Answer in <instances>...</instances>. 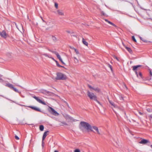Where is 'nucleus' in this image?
Masks as SVG:
<instances>
[{"label":"nucleus","mask_w":152,"mask_h":152,"mask_svg":"<svg viewBox=\"0 0 152 152\" xmlns=\"http://www.w3.org/2000/svg\"><path fill=\"white\" fill-rule=\"evenodd\" d=\"M2 76L1 75H0V80H2V79L1 78V77Z\"/></svg>","instance_id":"45"},{"label":"nucleus","mask_w":152,"mask_h":152,"mask_svg":"<svg viewBox=\"0 0 152 152\" xmlns=\"http://www.w3.org/2000/svg\"><path fill=\"white\" fill-rule=\"evenodd\" d=\"M56 37L55 36L52 35L51 37Z\"/></svg>","instance_id":"41"},{"label":"nucleus","mask_w":152,"mask_h":152,"mask_svg":"<svg viewBox=\"0 0 152 152\" xmlns=\"http://www.w3.org/2000/svg\"><path fill=\"white\" fill-rule=\"evenodd\" d=\"M113 111H114V112H115H115V111L114 110H113Z\"/></svg>","instance_id":"57"},{"label":"nucleus","mask_w":152,"mask_h":152,"mask_svg":"<svg viewBox=\"0 0 152 152\" xmlns=\"http://www.w3.org/2000/svg\"><path fill=\"white\" fill-rule=\"evenodd\" d=\"M0 35L2 37L7 38L10 37L8 34L5 30H3L0 32Z\"/></svg>","instance_id":"8"},{"label":"nucleus","mask_w":152,"mask_h":152,"mask_svg":"<svg viewBox=\"0 0 152 152\" xmlns=\"http://www.w3.org/2000/svg\"><path fill=\"white\" fill-rule=\"evenodd\" d=\"M101 14L102 15H104V16H105V15H106L105 14L103 11L101 12Z\"/></svg>","instance_id":"36"},{"label":"nucleus","mask_w":152,"mask_h":152,"mask_svg":"<svg viewBox=\"0 0 152 152\" xmlns=\"http://www.w3.org/2000/svg\"><path fill=\"white\" fill-rule=\"evenodd\" d=\"M71 37H73V38H75V37L79 38V37H82L80 36L79 34H75L74 31H73V34H72L71 35Z\"/></svg>","instance_id":"14"},{"label":"nucleus","mask_w":152,"mask_h":152,"mask_svg":"<svg viewBox=\"0 0 152 152\" xmlns=\"http://www.w3.org/2000/svg\"><path fill=\"white\" fill-rule=\"evenodd\" d=\"M54 152H58V151H57V150H55L54 151Z\"/></svg>","instance_id":"47"},{"label":"nucleus","mask_w":152,"mask_h":152,"mask_svg":"<svg viewBox=\"0 0 152 152\" xmlns=\"http://www.w3.org/2000/svg\"><path fill=\"white\" fill-rule=\"evenodd\" d=\"M105 20L109 24L111 25H112L113 26H115V27H116V26L112 22L109 21L107 19H105Z\"/></svg>","instance_id":"22"},{"label":"nucleus","mask_w":152,"mask_h":152,"mask_svg":"<svg viewBox=\"0 0 152 152\" xmlns=\"http://www.w3.org/2000/svg\"><path fill=\"white\" fill-rule=\"evenodd\" d=\"M82 42L85 45L87 46L88 45V43L86 41L85 39H83Z\"/></svg>","instance_id":"23"},{"label":"nucleus","mask_w":152,"mask_h":152,"mask_svg":"<svg viewBox=\"0 0 152 152\" xmlns=\"http://www.w3.org/2000/svg\"><path fill=\"white\" fill-rule=\"evenodd\" d=\"M42 19L43 22H45V21L42 18Z\"/></svg>","instance_id":"46"},{"label":"nucleus","mask_w":152,"mask_h":152,"mask_svg":"<svg viewBox=\"0 0 152 152\" xmlns=\"http://www.w3.org/2000/svg\"><path fill=\"white\" fill-rule=\"evenodd\" d=\"M139 114L140 115H142V113L140 112H139Z\"/></svg>","instance_id":"42"},{"label":"nucleus","mask_w":152,"mask_h":152,"mask_svg":"<svg viewBox=\"0 0 152 152\" xmlns=\"http://www.w3.org/2000/svg\"><path fill=\"white\" fill-rule=\"evenodd\" d=\"M149 110H150V109H147V110L148 111H149Z\"/></svg>","instance_id":"49"},{"label":"nucleus","mask_w":152,"mask_h":152,"mask_svg":"<svg viewBox=\"0 0 152 152\" xmlns=\"http://www.w3.org/2000/svg\"><path fill=\"white\" fill-rule=\"evenodd\" d=\"M74 58L76 60H75V63H78L79 62V61L78 59H77L76 57H74Z\"/></svg>","instance_id":"32"},{"label":"nucleus","mask_w":152,"mask_h":152,"mask_svg":"<svg viewBox=\"0 0 152 152\" xmlns=\"http://www.w3.org/2000/svg\"><path fill=\"white\" fill-rule=\"evenodd\" d=\"M55 7L56 9H58V4L57 3H55Z\"/></svg>","instance_id":"31"},{"label":"nucleus","mask_w":152,"mask_h":152,"mask_svg":"<svg viewBox=\"0 0 152 152\" xmlns=\"http://www.w3.org/2000/svg\"><path fill=\"white\" fill-rule=\"evenodd\" d=\"M53 24L52 23L49 24L48 25L47 27L45 28V27L42 26L41 27V29L42 30H47L50 29V28H52L53 27Z\"/></svg>","instance_id":"6"},{"label":"nucleus","mask_w":152,"mask_h":152,"mask_svg":"<svg viewBox=\"0 0 152 152\" xmlns=\"http://www.w3.org/2000/svg\"><path fill=\"white\" fill-rule=\"evenodd\" d=\"M7 86L12 89L14 87L13 86L12 84L10 83L7 84Z\"/></svg>","instance_id":"24"},{"label":"nucleus","mask_w":152,"mask_h":152,"mask_svg":"<svg viewBox=\"0 0 152 152\" xmlns=\"http://www.w3.org/2000/svg\"><path fill=\"white\" fill-rule=\"evenodd\" d=\"M151 78H150L149 79H148V80H151Z\"/></svg>","instance_id":"53"},{"label":"nucleus","mask_w":152,"mask_h":152,"mask_svg":"<svg viewBox=\"0 0 152 152\" xmlns=\"http://www.w3.org/2000/svg\"><path fill=\"white\" fill-rule=\"evenodd\" d=\"M71 49H74L75 50V52L76 54H78L79 53V51L77 49L75 48H74L73 47L72 48H71Z\"/></svg>","instance_id":"28"},{"label":"nucleus","mask_w":152,"mask_h":152,"mask_svg":"<svg viewBox=\"0 0 152 152\" xmlns=\"http://www.w3.org/2000/svg\"><path fill=\"white\" fill-rule=\"evenodd\" d=\"M29 107L31 108L32 109L34 110L35 111H37L40 112L41 111L40 109L38 107H33V106H29Z\"/></svg>","instance_id":"15"},{"label":"nucleus","mask_w":152,"mask_h":152,"mask_svg":"<svg viewBox=\"0 0 152 152\" xmlns=\"http://www.w3.org/2000/svg\"><path fill=\"white\" fill-rule=\"evenodd\" d=\"M142 42L145 43H149L151 42V41L150 40H147L146 39H140Z\"/></svg>","instance_id":"20"},{"label":"nucleus","mask_w":152,"mask_h":152,"mask_svg":"<svg viewBox=\"0 0 152 152\" xmlns=\"http://www.w3.org/2000/svg\"><path fill=\"white\" fill-rule=\"evenodd\" d=\"M92 129H94L96 131V132L93 131L95 133H97L99 134H100V132L99 131V129L96 126H93L92 127Z\"/></svg>","instance_id":"12"},{"label":"nucleus","mask_w":152,"mask_h":152,"mask_svg":"<svg viewBox=\"0 0 152 152\" xmlns=\"http://www.w3.org/2000/svg\"><path fill=\"white\" fill-rule=\"evenodd\" d=\"M149 142V141L147 140L143 139L139 143L142 144H145Z\"/></svg>","instance_id":"16"},{"label":"nucleus","mask_w":152,"mask_h":152,"mask_svg":"<svg viewBox=\"0 0 152 152\" xmlns=\"http://www.w3.org/2000/svg\"><path fill=\"white\" fill-rule=\"evenodd\" d=\"M113 57L114 58L116 59L118 61H120L119 60L116 56H113Z\"/></svg>","instance_id":"33"},{"label":"nucleus","mask_w":152,"mask_h":152,"mask_svg":"<svg viewBox=\"0 0 152 152\" xmlns=\"http://www.w3.org/2000/svg\"><path fill=\"white\" fill-rule=\"evenodd\" d=\"M49 132L48 131H47L46 132H45L44 134L43 135L42 137V141L43 142L44 140H45V138L47 136Z\"/></svg>","instance_id":"17"},{"label":"nucleus","mask_w":152,"mask_h":152,"mask_svg":"<svg viewBox=\"0 0 152 152\" xmlns=\"http://www.w3.org/2000/svg\"><path fill=\"white\" fill-rule=\"evenodd\" d=\"M18 30H20V29H19V28H18Z\"/></svg>","instance_id":"60"},{"label":"nucleus","mask_w":152,"mask_h":152,"mask_svg":"<svg viewBox=\"0 0 152 152\" xmlns=\"http://www.w3.org/2000/svg\"><path fill=\"white\" fill-rule=\"evenodd\" d=\"M52 59L54 60L55 61H56V65L57 66H58V67H64L63 66H61L58 63V61L54 60V58H52Z\"/></svg>","instance_id":"26"},{"label":"nucleus","mask_w":152,"mask_h":152,"mask_svg":"<svg viewBox=\"0 0 152 152\" xmlns=\"http://www.w3.org/2000/svg\"><path fill=\"white\" fill-rule=\"evenodd\" d=\"M27 37L26 36V34H25V35H23V37Z\"/></svg>","instance_id":"40"},{"label":"nucleus","mask_w":152,"mask_h":152,"mask_svg":"<svg viewBox=\"0 0 152 152\" xmlns=\"http://www.w3.org/2000/svg\"><path fill=\"white\" fill-rule=\"evenodd\" d=\"M13 90L17 92V93H19V92L18 89H16V88L15 87H13V89H12Z\"/></svg>","instance_id":"30"},{"label":"nucleus","mask_w":152,"mask_h":152,"mask_svg":"<svg viewBox=\"0 0 152 152\" xmlns=\"http://www.w3.org/2000/svg\"><path fill=\"white\" fill-rule=\"evenodd\" d=\"M15 139L17 140H19V137L16 135H15Z\"/></svg>","instance_id":"35"},{"label":"nucleus","mask_w":152,"mask_h":152,"mask_svg":"<svg viewBox=\"0 0 152 152\" xmlns=\"http://www.w3.org/2000/svg\"><path fill=\"white\" fill-rule=\"evenodd\" d=\"M151 148H152V145H151Z\"/></svg>","instance_id":"52"},{"label":"nucleus","mask_w":152,"mask_h":152,"mask_svg":"<svg viewBox=\"0 0 152 152\" xmlns=\"http://www.w3.org/2000/svg\"><path fill=\"white\" fill-rule=\"evenodd\" d=\"M132 38H134V36H132Z\"/></svg>","instance_id":"48"},{"label":"nucleus","mask_w":152,"mask_h":152,"mask_svg":"<svg viewBox=\"0 0 152 152\" xmlns=\"http://www.w3.org/2000/svg\"><path fill=\"white\" fill-rule=\"evenodd\" d=\"M150 77H151L152 76V72L151 70H150Z\"/></svg>","instance_id":"37"},{"label":"nucleus","mask_w":152,"mask_h":152,"mask_svg":"<svg viewBox=\"0 0 152 152\" xmlns=\"http://www.w3.org/2000/svg\"><path fill=\"white\" fill-rule=\"evenodd\" d=\"M88 86L91 91H92L93 90L97 93H99L101 91L100 89L98 87H92L90 85H88Z\"/></svg>","instance_id":"5"},{"label":"nucleus","mask_w":152,"mask_h":152,"mask_svg":"<svg viewBox=\"0 0 152 152\" xmlns=\"http://www.w3.org/2000/svg\"><path fill=\"white\" fill-rule=\"evenodd\" d=\"M109 67H110L111 69H112V66L110 65H109Z\"/></svg>","instance_id":"43"},{"label":"nucleus","mask_w":152,"mask_h":152,"mask_svg":"<svg viewBox=\"0 0 152 152\" xmlns=\"http://www.w3.org/2000/svg\"><path fill=\"white\" fill-rule=\"evenodd\" d=\"M108 101L110 103V104L112 105L115 108H117L118 107L116 105L114 104V103L112 102V101H110L109 98H108Z\"/></svg>","instance_id":"19"},{"label":"nucleus","mask_w":152,"mask_h":152,"mask_svg":"<svg viewBox=\"0 0 152 152\" xmlns=\"http://www.w3.org/2000/svg\"><path fill=\"white\" fill-rule=\"evenodd\" d=\"M18 30H20V29H19V28H18Z\"/></svg>","instance_id":"58"},{"label":"nucleus","mask_w":152,"mask_h":152,"mask_svg":"<svg viewBox=\"0 0 152 152\" xmlns=\"http://www.w3.org/2000/svg\"><path fill=\"white\" fill-rule=\"evenodd\" d=\"M36 41L39 43H42L43 42L42 39H36Z\"/></svg>","instance_id":"27"},{"label":"nucleus","mask_w":152,"mask_h":152,"mask_svg":"<svg viewBox=\"0 0 152 152\" xmlns=\"http://www.w3.org/2000/svg\"><path fill=\"white\" fill-rule=\"evenodd\" d=\"M56 14L59 16H64V14L63 10H58L56 11Z\"/></svg>","instance_id":"10"},{"label":"nucleus","mask_w":152,"mask_h":152,"mask_svg":"<svg viewBox=\"0 0 152 152\" xmlns=\"http://www.w3.org/2000/svg\"><path fill=\"white\" fill-rule=\"evenodd\" d=\"M123 45L125 48L127 50V51L131 54H132L133 52L132 49L129 48L127 47L126 45H125L123 43Z\"/></svg>","instance_id":"13"},{"label":"nucleus","mask_w":152,"mask_h":152,"mask_svg":"<svg viewBox=\"0 0 152 152\" xmlns=\"http://www.w3.org/2000/svg\"><path fill=\"white\" fill-rule=\"evenodd\" d=\"M66 120L68 122L75 121V120L73 118L69 115H66L65 117Z\"/></svg>","instance_id":"11"},{"label":"nucleus","mask_w":152,"mask_h":152,"mask_svg":"<svg viewBox=\"0 0 152 152\" xmlns=\"http://www.w3.org/2000/svg\"><path fill=\"white\" fill-rule=\"evenodd\" d=\"M113 111H114V112H115H115V111L114 110H113Z\"/></svg>","instance_id":"54"},{"label":"nucleus","mask_w":152,"mask_h":152,"mask_svg":"<svg viewBox=\"0 0 152 152\" xmlns=\"http://www.w3.org/2000/svg\"><path fill=\"white\" fill-rule=\"evenodd\" d=\"M66 31L67 33L70 34V35L73 33V31L70 30H67Z\"/></svg>","instance_id":"21"},{"label":"nucleus","mask_w":152,"mask_h":152,"mask_svg":"<svg viewBox=\"0 0 152 152\" xmlns=\"http://www.w3.org/2000/svg\"><path fill=\"white\" fill-rule=\"evenodd\" d=\"M132 40L134 42H137L136 39H132Z\"/></svg>","instance_id":"39"},{"label":"nucleus","mask_w":152,"mask_h":152,"mask_svg":"<svg viewBox=\"0 0 152 152\" xmlns=\"http://www.w3.org/2000/svg\"><path fill=\"white\" fill-rule=\"evenodd\" d=\"M113 111H114V112H115H115V111L114 110H113Z\"/></svg>","instance_id":"55"},{"label":"nucleus","mask_w":152,"mask_h":152,"mask_svg":"<svg viewBox=\"0 0 152 152\" xmlns=\"http://www.w3.org/2000/svg\"><path fill=\"white\" fill-rule=\"evenodd\" d=\"M44 55L45 56H47V54H44Z\"/></svg>","instance_id":"50"},{"label":"nucleus","mask_w":152,"mask_h":152,"mask_svg":"<svg viewBox=\"0 0 152 152\" xmlns=\"http://www.w3.org/2000/svg\"><path fill=\"white\" fill-rule=\"evenodd\" d=\"M33 98L35 99L38 102L43 105H46V104L43 101H42L39 97H37L36 96H34Z\"/></svg>","instance_id":"9"},{"label":"nucleus","mask_w":152,"mask_h":152,"mask_svg":"<svg viewBox=\"0 0 152 152\" xmlns=\"http://www.w3.org/2000/svg\"><path fill=\"white\" fill-rule=\"evenodd\" d=\"M140 65H137L136 66H133V70L134 71L138 67H140Z\"/></svg>","instance_id":"25"},{"label":"nucleus","mask_w":152,"mask_h":152,"mask_svg":"<svg viewBox=\"0 0 152 152\" xmlns=\"http://www.w3.org/2000/svg\"><path fill=\"white\" fill-rule=\"evenodd\" d=\"M80 128L83 132H84L85 129L88 131L90 130L91 131H93L92 129V127L88 123L84 121H81L80 122Z\"/></svg>","instance_id":"1"},{"label":"nucleus","mask_w":152,"mask_h":152,"mask_svg":"<svg viewBox=\"0 0 152 152\" xmlns=\"http://www.w3.org/2000/svg\"><path fill=\"white\" fill-rule=\"evenodd\" d=\"M87 95L89 98L91 99H93L96 101L98 104L101 105L100 103L97 100L96 96L94 94L89 91L87 92Z\"/></svg>","instance_id":"3"},{"label":"nucleus","mask_w":152,"mask_h":152,"mask_svg":"<svg viewBox=\"0 0 152 152\" xmlns=\"http://www.w3.org/2000/svg\"><path fill=\"white\" fill-rule=\"evenodd\" d=\"M52 79L54 80H64L67 79L66 76L62 73L58 72L56 73V77H52Z\"/></svg>","instance_id":"2"},{"label":"nucleus","mask_w":152,"mask_h":152,"mask_svg":"<svg viewBox=\"0 0 152 152\" xmlns=\"http://www.w3.org/2000/svg\"><path fill=\"white\" fill-rule=\"evenodd\" d=\"M135 73L137 77H140L141 78H142V75L141 72H139L138 74V72H137L136 71Z\"/></svg>","instance_id":"18"},{"label":"nucleus","mask_w":152,"mask_h":152,"mask_svg":"<svg viewBox=\"0 0 152 152\" xmlns=\"http://www.w3.org/2000/svg\"><path fill=\"white\" fill-rule=\"evenodd\" d=\"M18 30H20V29H19V28H18Z\"/></svg>","instance_id":"59"},{"label":"nucleus","mask_w":152,"mask_h":152,"mask_svg":"<svg viewBox=\"0 0 152 152\" xmlns=\"http://www.w3.org/2000/svg\"><path fill=\"white\" fill-rule=\"evenodd\" d=\"M49 108L48 111L51 114L56 116L58 115L59 114L53 108L50 106H49Z\"/></svg>","instance_id":"7"},{"label":"nucleus","mask_w":152,"mask_h":152,"mask_svg":"<svg viewBox=\"0 0 152 152\" xmlns=\"http://www.w3.org/2000/svg\"><path fill=\"white\" fill-rule=\"evenodd\" d=\"M48 50L53 53L55 54L57 56V58L59 59V60L61 62V63L64 64H65V63L63 61L62 59L61 58L60 56L59 55V53L57 52L56 51H54L51 50L50 49H48Z\"/></svg>","instance_id":"4"},{"label":"nucleus","mask_w":152,"mask_h":152,"mask_svg":"<svg viewBox=\"0 0 152 152\" xmlns=\"http://www.w3.org/2000/svg\"><path fill=\"white\" fill-rule=\"evenodd\" d=\"M150 117L152 118V115H150Z\"/></svg>","instance_id":"51"},{"label":"nucleus","mask_w":152,"mask_h":152,"mask_svg":"<svg viewBox=\"0 0 152 152\" xmlns=\"http://www.w3.org/2000/svg\"><path fill=\"white\" fill-rule=\"evenodd\" d=\"M44 127L42 125H41L39 126V129L41 131H43L44 130Z\"/></svg>","instance_id":"29"},{"label":"nucleus","mask_w":152,"mask_h":152,"mask_svg":"<svg viewBox=\"0 0 152 152\" xmlns=\"http://www.w3.org/2000/svg\"><path fill=\"white\" fill-rule=\"evenodd\" d=\"M74 152H80V151L78 149H76L74 151Z\"/></svg>","instance_id":"34"},{"label":"nucleus","mask_w":152,"mask_h":152,"mask_svg":"<svg viewBox=\"0 0 152 152\" xmlns=\"http://www.w3.org/2000/svg\"><path fill=\"white\" fill-rule=\"evenodd\" d=\"M113 111H114V112H115H115V111L114 110H113Z\"/></svg>","instance_id":"56"},{"label":"nucleus","mask_w":152,"mask_h":152,"mask_svg":"<svg viewBox=\"0 0 152 152\" xmlns=\"http://www.w3.org/2000/svg\"><path fill=\"white\" fill-rule=\"evenodd\" d=\"M20 28H22V30H23V26H20Z\"/></svg>","instance_id":"44"},{"label":"nucleus","mask_w":152,"mask_h":152,"mask_svg":"<svg viewBox=\"0 0 152 152\" xmlns=\"http://www.w3.org/2000/svg\"><path fill=\"white\" fill-rule=\"evenodd\" d=\"M64 102L66 104V105L68 106V107H69V105L68 103L66 101H65Z\"/></svg>","instance_id":"38"}]
</instances>
